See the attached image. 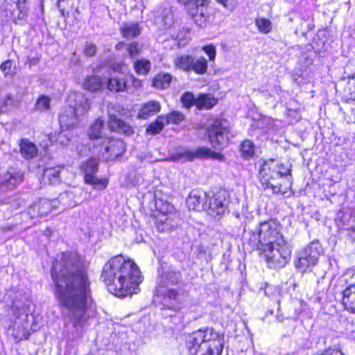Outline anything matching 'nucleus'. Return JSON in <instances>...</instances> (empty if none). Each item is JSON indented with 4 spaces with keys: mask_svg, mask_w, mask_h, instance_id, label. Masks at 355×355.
I'll use <instances>...</instances> for the list:
<instances>
[{
    "mask_svg": "<svg viewBox=\"0 0 355 355\" xmlns=\"http://www.w3.org/2000/svg\"><path fill=\"white\" fill-rule=\"evenodd\" d=\"M165 118L166 123L178 124L184 120V115L178 111H173L167 114Z\"/></svg>",
    "mask_w": 355,
    "mask_h": 355,
    "instance_id": "obj_41",
    "label": "nucleus"
},
{
    "mask_svg": "<svg viewBox=\"0 0 355 355\" xmlns=\"http://www.w3.org/2000/svg\"><path fill=\"white\" fill-rule=\"evenodd\" d=\"M12 309L14 320L12 326L8 329V334L17 342L27 339L30 335V329L36 330L34 325L31 324L33 316L29 315L30 302L21 303L19 301H14Z\"/></svg>",
    "mask_w": 355,
    "mask_h": 355,
    "instance_id": "obj_6",
    "label": "nucleus"
},
{
    "mask_svg": "<svg viewBox=\"0 0 355 355\" xmlns=\"http://www.w3.org/2000/svg\"><path fill=\"white\" fill-rule=\"evenodd\" d=\"M1 70L5 76H13L16 73V67L13 65L11 60H6L0 66Z\"/></svg>",
    "mask_w": 355,
    "mask_h": 355,
    "instance_id": "obj_42",
    "label": "nucleus"
},
{
    "mask_svg": "<svg viewBox=\"0 0 355 355\" xmlns=\"http://www.w3.org/2000/svg\"><path fill=\"white\" fill-rule=\"evenodd\" d=\"M349 236H350V238L353 240L355 241V226L354 227H351L349 230Z\"/></svg>",
    "mask_w": 355,
    "mask_h": 355,
    "instance_id": "obj_55",
    "label": "nucleus"
},
{
    "mask_svg": "<svg viewBox=\"0 0 355 355\" xmlns=\"http://www.w3.org/2000/svg\"><path fill=\"white\" fill-rule=\"evenodd\" d=\"M320 249L318 241L311 242L307 247L299 252L295 263V267L304 272L316 265L320 254Z\"/></svg>",
    "mask_w": 355,
    "mask_h": 355,
    "instance_id": "obj_12",
    "label": "nucleus"
},
{
    "mask_svg": "<svg viewBox=\"0 0 355 355\" xmlns=\"http://www.w3.org/2000/svg\"><path fill=\"white\" fill-rule=\"evenodd\" d=\"M20 216H21V218L22 220V223L25 225V228H28L35 224V223H33V222L34 220H31L30 219V217H25V216L24 217L23 212L21 213Z\"/></svg>",
    "mask_w": 355,
    "mask_h": 355,
    "instance_id": "obj_51",
    "label": "nucleus"
},
{
    "mask_svg": "<svg viewBox=\"0 0 355 355\" xmlns=\"http://www.w3.org/2000/svg\"><path fill=\"white\" fill-rule=\"evenodd\" d=\"M166 207V213H161L157 217V228L161 232L171 230L174 227L173 222L177 218L176 214L172 212L173 207L170 205Z\"/></svg>",
    "mask_w": 355,
    "mask_h": 355,
    "instance_id": "obj_18",
    "label": "nucleus"
},
{
    "mask_svg": "<svg viewBox=\"0 0 355 355\" xmlns=\"http://www.w3.org/2000/svg\"><path fill=\"white\" fill-rule=\"evenodd\" d=\"M175 69L184 72L193 71L198 75H204L208 69V61L203 57H193L191 55H179L173 60Z\"/></svg>",
    "mask_w": 355,
    "mask_h": 355,
    "instance_id": "obj_9",
    "label": "nucleus"
},
{
    "mask_svg": "<svg viewBox=\"0 0 355 355\" xmlns=\"http://www.w3.org/2000/svg\"><path fill=\"white\" fill-rule=\"evenodd\" d=\"M21 181L22 176L19 172H8L2 178L1 190H11L19 184Z\"/></svg>",
    "mask_w": 355,
    "mask_h": 355,
    "instance_id": "obj_20",
    "label": "nucleus"
},
{
    "mask_svg": "<svg viewBox=\"0 0 355 355\" xmlns=\"http://www.w3.org/2000/svg\"><path fill=\"white\" fill-rule=\"evenodd\" d=\"M311 64L312 60L309 56H303L300 61V65L304 71H306Z\"/></svg>",
    "mask_w": 355,
    "mask_h": 355,
    "instance_id": "obj_48",
    "label": "nucleus"
},
{
    "mask_svg": "<svg viewBox=\"0 0 355 355\" xmlns=\"http://www.w3.org/2000/svg\"><path fill=\"white\" fill-rule=\"evenodd\" d=\"M172 79L173 78L169 73H159L154 78L153 86L160 89L168 88L170 87Z\"/></svg>",
    "mask_w": 355,
    "mask_h": 355,
    "instance_id": "obj_30",
    "label": "nucleus"
},
{
    "mask_svg": "<svg viewBox=\"0 0 355 355\" xmlns=\"http://www.w3.org/2000/svg\"><path fill=\"white\" fill-rule=\"evenodd\" d=\"M121 33L123 37L131 39L139 35L141 29L137 23H126L120 28Z\"/></svg>",
    "mask_w": 355,
    "mask_h": 355,
    "instance_id": "obj_28",
    "label": "nucleus"
},
{
    "mask_svg": "<svg viewBox=\"0 0 355 355\" xmlns=\"http://www.w3.org/2000/svg\"><path fill=\"white\" fill-rule=\"evenodd\" d=\"M288 112V115H293V117H294V119L295 121H297L300 119V114L298 113V112L294 110H288L287 111Z\"/></svg>",
    "mask_w": 355,
    "mask_h": 355,
    "instance_id": "obj_54",
    "label": "nucleus"
},
{
    "mask_svg": "<svg viewBox=\"0 0 355 355\" xmlns=\"http://www.w3.org/2000/svg\"><path fill=\"white\" fill-rule=\"evenodd\" d=\"M35 202L37 204L38 209H40L43 217L47 216L53 209L58 208V201L55 200L41 198L35 201Z\"/></svg>",
    "mask_w": 355,
    "mask_h": 355,
    "instance_id": "obj_26",
    "label": "nucleus"
},
{
    "mask_svg": "<svg viewBox=\"0 0 355 355\" xmlns=\"http://www.w3.org/2000/svg\"><path fill=\"white\" fill-rule=\"evenodd\" d=\"M255 25L257 27L259 31L263 34H268L272 30L271 21L266 18L256 19Z\"/></svg>",
    "mask_w": 355,
    "mask_h": 355,
    "instance_id": "obj_36",
    "label": "nucleus"
},
{
    "mask_svg": "<svg viewBox=\"0 0 355 355\" xmlns=\"http://www.w3.org/2000/svg\"><path fill=\"white\" fill-rule=\"evenodd\" d=\"M204 0H178L180 3H182L186 7V8L191 5L196 4L198 2L201 3Z\"/></svg>",
    "mask_w": 355,
    "mask_h": 355,
    "instance_id": "obj_52",
    "label": "nucleus"
},
{
    "mask_svg": "<svg viewBox=\"0 0 355 355\" xmlns=\"http://www.w3.org/2000/svg\"><path fill=\"white\" fill-rule=\"evenodd\" d=\"M10 205V214L14 211H17L21 206L22 201L20 199H15L11 202H8Z\"/></svg>",
    "mask_w": 355,
    "mask_h": 355,
    "instance_id": "obj_49",
    "label": "nucleus"
},
{
    "mask_svg": "<svg viewBox=\"0 0 355 355\" xmlns=\"http://www.w3.org/2000/svg\"><path fill=\"white\" fill-rule=\"evenodd\" d=\"M282 227L275 219L260 222L249 232L248 243L263 254L270 268H282L290 261L292 248L282 233Z\"/></svg>",
    "mask_w": 355,
    "mask_h": 355,
    "instance_id": "obj_2",
    "label": "nucleus"
},
{
    "mask_svg": "<svg viewBox=\"0 0 355 355\" xmlns=\"http://www.w3.org/2000/svg\"><path fill=\"white\" fill-rule=\"evenodd\" d=\"M90 107V102L88 98H83L79 101V104L73 107L69 106L64 110L60 114L59 122L62 128V132L58 137V141L61 145H66L69 139L64 140L63 138L67 137L64 133V129L68 130L73 128L78 122V117L86 113Z\"/></svg>",
    "mask_w": 355,
    "mask_h": 355,
    "instance_id": "obj_8",
    "label": "nucleus"
},
{
    "mask_svg": "<svg viewBox=\"0 0 355 355\" xmlns=\"http://www.w3.org/2000/svg\"><path fill=\"white\" fill-rule=\"evenodd\" d=\"M96 52V46L92 43L87 42L85 46V53L87 56H94Z\"/></svg>",
    "mask_w": 355,
    "mask_h": 355,
    "instance_id": "obj_45",
    "label": "nucleus"
},
{
    "mask_svg": "<svg viewBox=\"0 0 355 355\" xmlns=\"http://www.w3.org/2000/svg\"><path fill=\"white\" fill-rule=\"evenodd\" d=\"M203 51L208 55L210 61H213L216 58V51L214 45H207L202 47Z\"/></svg>",
    "mask_w": 355,
    "mask_h": 355,
    "instance_id": "obj_44",
    "label": "nucleus"
},
{
    "mask_svg": "<svg viewBox=\"0 0 355 355\" xmlns=\"http://www.w3.org/2000/svg\"><path fill=\"white\" fill-rule=\"evenodd\" d=\"M218 3L222 4L225 8L232 10L233 8V0H216Z\"/></svg>",
    "mask_w": 355,
    "mask_h": 355,
    "instance_id": "obj_53",
    "label": "nucleus"
},
{
    "mask_svg": "<svg viewBox=\"0 0 355 355\" xmlns=\"http://www.w3.org/2000/svg\"><path fill=\"white\" fill-rule=\"evenodd\" d=\"M241 156L245 159H250L253 157L255 151V146L252 141L245 140L240 146Z\"/></svg>",
    "mask_w": 355,
    "mask_h": 355,
    "instance_id": "obj_32",
    "label": "nucleus"
},
{
    "mask_svg": "<svg viewBox=\"0 0 355 355\" xmlns=\"http://www.w3.org/2000/svg\"><path fill=\"white\" fill-rule=\"evenodd\" d=\"M348 92L343 95L342 101L345 103H351L355 101V90H347Z\"/></svg>",
    "mask_w": 355,
    "mask_h": 355,
    "instance_id": "obj_46",
    "label": "nucleus"
},
{
    "mask_svg": "<svg viewBox=\"0 0 355 355\" xmlns=\"http://www.w3.org/2000/svg\"><path fill=\"white\" fill-rule=\"evenodd\" d=\"M51 99L49 96L45 95H41L37 99L35 105L36 110L40 112L47 111L50 109V103Z\"/></svg>",
    "mask_w": 355,
    "mask_h": 355,
    "instance_id": "obj_35",
    "label": "nucleus"
},
{
    "mask_svg": "<svg viewBox=\"0 0 355 355\" xmlns=\"http://www.w3.org/2000/svg\"><path fill=\"white\" fill-rule=\"evenodd\" d=\"M182 103L184 107L187 108H189L193 105H196V98L193 95V94L190 92H186L182 97Z\"/></svg>",
    "mask_w": 355,
    "mask_h": 355,
    "instance_id": "obj_43",
    "label": "nucleus"
},
{
    "mask_svg": "<svg viewBox=\"0 0 355 355\" xmlns=\"http://www.w3.org/2000/svg\"><path fill=\"white\" fill-rule=\"evenodd\" d=\"M186 344L189 355H221L224 334L213 328L200 329L187 336Z\"/></svg>",
    "mask_w": 355,
    "mask_h": 355,
    "instance_id": "obj_4",
    "label": "nucleus"
},
{
    "mask_svg": "<svg viewBox=\"0 0 355 355\" xmlns=\"http://www.w3.org/2000/svg\"><path fill=\"white\" fill-rule=\"evenodd\" d=\"M161 26L164 29L171 28L174 23V17L173 13L170 10L164 12L161 19Z\"/></svg>",
    "mask_w": 355,
    "mask_h": 355,
    "instance_id": "obj_40",
    "label": "nucleus"
},
{
    "mask_svg": "<svg viewBox=\"0 0 355 355\" xmlns=\"http://www.w3.org/2000/svg\"><path fill=\"white\" fill-rule=\"evenodd\" d=\"M23 216L30 217L31 220H34L33 223H36L37 221L43 218L42 213L38 209L37 204L34 202L26 211H23Z\"/></svg>",
    "mask_w": 355,
    "mask_h": 355,
    "instance_id": "obj_33",
    "label": "nucleus"
},
{
    "mask_svg": "<svg viewBox=\"0 0 355 355\" xmlns=\"http://www.w3.org/2000/svg\"><path fill=\"white\" fill-rule=\"evenodd\" d=\"M180 279V275L176 272H168L162 277L159 286L163 290L158 292L162 293L163 295L161 301L162 309L178 311L182 307L186 295L171 288L178 284Z\"/></svg>",
    "mask_w": 355,
    "mask_h": 355,
    "instance_id": "obj_7",
    "label": "nucleus"
},
{
    "mask_svg": "<svg viewBox=\"0 0 355 355\" xmlns=\"http://www.w3.org/2000/svg\"><path fill=\"white\" fill-rule=\"evenodd\" d=\"M320 355H345L340 350L329 348Z\"/></svg>",
    "mask_w": 355,
    "mask_h": 355,
    "instance_id": "obj_50",
    "label": "nucleus"
},
{
    "mask_svg": "<svg viewBox=\"0 0 355 355\" xmlns=\"http://www.w3.org/2000/svg\"><path fill=\"white\" fill-rule=\"evenodd\" d=\"M103 124V121L101 119H98L90 128L89 137L90 139L95 140L93 144L92 153H95V150H98L99 146L101 144V141L105 139L101 137Z\"/></svg>",
    "mask_w": 355,
    "mask_h": 355,
    "instance_id": "obj_21",
    "label": "nucleus"
},
{
    "mask_svg": "<svg viewBox=\"0 0 355 355\" xmlns=\"http://www.w3.org/2000/svg\"><path fill=\"white\" fill-rule=\"evenodd\" d=\"M160 104L157 101H148L141 106L137 117L141 119H147L158 113L160 111Z\"/></svg>",
    "mask_w": 355,
    "mask_h": 355,
    "instance_id": "obj_22",
    "label": "nucleus"
},
{
    "mask_svg": "<svg viewBox=\"0 0 355 355\" xmlns=\"http://www.w3.org/2000/svg\"><path fill=\"white\" fill-rule=\"evenodd\" d=\"M195 159L223 160L224 156L220 153L213 151L206 146H200L193 150H182L171 156V160L182 162H191Z\"/></svg>",
    "mask_w": 355,
    "mask_h": 355,
    "instance_id": "obj_10",
    "label": "nucleus"
},
{
    "mask_svg": "<svg viewBox=\"0 0 355 355\" xmlns=\"http://www.w3.org/2000/svg\"><path fill=\"white\" fill-rule=\"evenodd\" d=\"M190 30L188 28H182L178 33L175 40L180 47L184 46L190 40Z\"/></svg>",
    "mask_w": 355,
    "mask_h": 355,
    "instance_id": "obj_37",
    "label": "nucleus"
},
{
    "mask_svg": "<svg viewBox=\"0 0 355 355\" xmlns=\"http://www.w3.org/2000/svg\"><path fill=\"white\" fill-rule=\"evenodd\" d=\"M291 168L278 160L264 162L259 170V180L264 189H271L274 194H285L291 189Z\"/></svg>",
    "mask_w": 355,
    "mask_h": 355,
    "instance_id": "obj_5",
    "label": "nucleus"
},
{
    "mask_svg": "<svg viewBox=\"0 0 355 355\" xmlns=\"http://www.w3.org/2000/svg\"><path fill=\"white\" fill-rule=\"evenodd\" d=\"M277 319L279 322H282L284 320V318L282 315H278Z\"/></svg>",
    "mask_w": 355,
    "mask_h": 355,
    "instance_id": "obj_56",
    "label": "nucleus"
},
{
    "mask_svg": "<svg viewBox=\"0 0 355 355\" xmlns=\"http://www.w3.org/2000/svg\"><path fill=\"white\" fill-rule=\"evenodd\" d=\"M51 278L55 286V296L59 304L67 311L76 329L74 336L76 337L95 311L83 259L75 252L62 253L53 263Z\"/></svg>",
    "mask_w": 355,
    "mask_h": 355,
    "instance_id": "obj_1",
    "label": "nucleus"
},
{
    "mask_svg": "<svg viewBox=\"0 0 355 355\" xmlns=\"http://www.w3.org/2000/svg\"><path fill=\"white\" fill-rule=\"evenodd\" d=\"M125 148L124 142L120 139L105 138L98 150L92 154L97 156L98 159L113 160L124 153Z\"/></svg>",
    "mask_w": 355,
    "mask_h": 355,
    "instance_id": "obj_13",
    "label": "nucleus"
},
{
    "mask_svg": "<svg viewBox=\"0 0 355 355\" xmlns=\"http://www.w3.org/2000/svg\"><path fill=\"white\" fill-rule=\"evenodd\" d=\"M128 52L130 56L137 55L139 52V44L135 42H132L128 46Z\"/></svg>",
    "mask_w": 355,
    "mask_h": 355,
    "instance_id": "obj_47",
    "label": "nucleus"
},
{
    "mask_svg": "<svg viewBox=\"0 0 355 355\" xmlns=\"http://www.w3.org/2000/svg\"><path fill=\"white\" fill-rule=\"evenodd\" d=\"M209 3V0H204L201 3L198 2L187 8L189 16L200 28L208 26L214 19L213 15L208 8Z\"/></svg>",
    "mask_w": 355,
    "mask_h": 355,
    "instance_id": "obj_15",
    "label": "nucleus"
},
{
    "mask_svg": "<svg viewBox=\"0 0 355 355\" xmlns=\"http://www.w3.org/2000/svg\"><path fill=\"white\" fill-rule=\"evenodd\" d=\"M62 168L60 166L45 168L43 173V181L48 182L50 184L59 183L60 182V174Z\"/></svg>",
    "mask_w": 355,
    "mask_h": 355,
    "instance_id": "obj_25",
    "label": "nucleus"
},
{
    "mask_svg": "<svg viewBox=\"0 0 355 355\" xmlns=\"http://www.w3.org/2000/svg\"><path fill=\"white\" fill-rule=\"evenodd\" d=\"M19 146L21 155L25 159H28L33 158L37 153V148L36 145L28 139H21Z\"/></svg>",
    "mask_w": 355,
    "mask_h": 355,
    "instance_id": "obj_24",
    "label": "nucleus"
},
{
    "mask_svg": "<svg viewBox=\"0 0 355 355\" xmlns=\"http://www.w3.org/2000/svg\"><path fill=\"white\" fill-rule=\"evenodd\" d=\"M208 196L206 192L193 190L187 198V205L189 209L200 211L207 206Z\"/></svg>",
    "mask_w": 355,
    "mask_h": 355,
    "instance_id": "obj_19",
    "label": "nucleus"
},
{
    "mask_svg": "<svg viewBox=\"0 0 355 355\" xmlns=\"http://www.w3.org/2000/svg\"><path fill=\"white\" fill-rule=\"evenodd\" d=\"M164 116L162 115L159 116L154 122L150 123L146 128V134L154 135L160 133L164 128Z\"/></svg>",
    "mask_w": 355,
    "mask_h": 355,
    "instance_id": "obj_31",
    "label": "nucleus"
},
{
    "mask_svg": "<svg viewBox=\"0 0 355 355\" xmlns=\"http://www.w3.org/2000/svg\"><path fill=\"white\" fill-rule=\"evenodd\" d=\"M60 12H61L62 15H64V10H62Z\"/></svg>",
    "mask_w": 355,
    "mask_h": 355,
    "instance_id": "obj_57",
    "label": "nucleus"
},
{
    "mask_svg": "<svg viewBox=\"0 0 355 355\" xmlns=\"http://www.w3.org/2000/svg\"><path fill=\"white\" fill-rule=\"evenodd\" d=\"M55 200L58 201V205L62 204L64 207H73L78 204L74 193L71 191L60 194L58 198Z\"/></svg>",
    "mask_w": 355,
    "mask_h": 355,
    "instance_id": "obj_29",
    "label": "nucleus"
},
{
    "mask_svg": "<svg viewBox=\"0 0 355 355\" xmlns=\"http://www.w3.org/2000/svg\"><path fill=\"white\" fill-rule=\"evenodd\" d=\"M98 161L96 158L92 157L87 161L83 163L81 171L84 173L85 182L87 184L94 186L95 189L103 190L108 184L106 178L98 179L96 176L98 171Z\"/></svg>",
    "mask_w": 355,
    "mask_h": 355,
    "instance_id": "obj_16",
    "label": "nucleus"
},
{
    "mask_svg": "<svg viewBox=\"0 0 355 355\" xmlns=\"http://www.w3.org/2000/svg\"><path fill=\"white\" fill-rule=\"evenodd\" d=\"M134 67L137 73L140 75H146L149 72L151 67V64L150 61L145 59H141L135 62Z\"/></svg>",
    "mask_w": 355,
    "mask_h": 355,
    "instance_id": "obj_34",
    "label": "nucleus"
},
{
    "mask_svg": "<svg viewBox=\"0 0 355 355\" xmlns=\"http://www.w3.org/2000/svg\"><path fill=\"white\" fill-rule=\"evenodd\" d=\"M107 114L109 116L108 125L113 131L127 136L134 133L133 128L119 118L125 114V110L120 105H110L107 108Z\"/></svg>",
    "mask_w": 355,
    "mask_h": 355,
    "instance_id": "obj_14",
    "label": "nucleus"
},
{
    "mask_svg": "<svg viewBox=\"0 0 355 355\" xmlns=\"http://www.w3.org/2000/svg\"><path fill=\"white\" fill-rule=\"evenodd\" d=\"M342 303L347 310L355 313V284L349 285L343 291Z\"/></svg>",
    "mask_w": 355,
    "mask_h": 355,
    "instance_id": "obj_23",
    "label": "nucleus"
},
{
    "mask_svg": "<svg viewBox=\"0 0 355 355\" xmlns=\"http://www.w3.org/2000/svg\"><path fill=\"white\" fill-rule=\"evenodd\" d=\"M230 125L225 119H216L207 129V134L211 146L222 149L227 146Z\"/></svg>",
    "mask_w": 355,
    "mask_h": 355,
    "instance_id": "obj_11",
    "label": "nucleus"
},
{
    "mask_svg": "<svg viewBox=\"0 0 355 355\" xmlns=\"http://www.w3.org/2000/svg\"><path fill=\"white\" fill-rule=\"evenodd\" d=\"M102 79L97 76H92L85 79L84 85L85 89H100L103 85Z\"/></svg>",
    "mask_w": 355,
    "mask_h": 355,
    "instance_id": "obj_38",
    "label": "nucleus"
},
{
    "mask_svg": "<svg viewBox=\"0 0 355 355\" xmlns=\"http://www.w3.org/2000/svg\"><path fill=\"white\" fill-rule=\"evenodd\" d=\"M209 203L207 205V213L211 216L216 218L223 216L227 209L229 204V195L226 191H218L209 194Z\"/></svg>",
    "mask_w": 355,
    "mask_h": 355,
    "instance_id": "obj_17",
    "label": "nucleus"
},
{
    "mask_svg": "<svg viewBox=\"0 0 355 355\" xmlns=\"http://www.w3.org/2000/svg\"><path fill=\"white\" fill-rule=\"evenodd\" d=\"M101 278L109 292L124 297L137 293L143 277L133 260L117 255L111 258L103 266Z\"/></svg>",
    "mask_w": 355,
    "mask_h": 355,
    "instance_id": "obj_3",
    "label": "nucleus"
},
{
    "mask_svg": "<svg viewBox=\"0 0 355 355\" xmlns=\"http://www.w3.org/2000/svg\"><path fill=\"white\" fill-rule=\"evenodd\" d=\"M218 99L211 94H200L196 98V105L198 109L209 110L215 106Z\"/></svg>",
    "mask_w": 355,
    "mask_h": 355,
    "instance_id": "obj_27",
    "label": "nucleus"
},
{
    "mask_svg": "<svg viewBox=\"0 0 355 355\" xmlns=\"http://www.w3.org/2000/svg\"><path fill=\"white\" fill-rule=\"evenodd\" d=\"M107 89H127L125 82L119 78H110L107 82Z\"/></svg>",
    "mask_w": 355,
    "mask_h": 355,
    "instance_id": "obj_39",
    "label": "nucleus"
}]
</instances>
